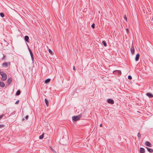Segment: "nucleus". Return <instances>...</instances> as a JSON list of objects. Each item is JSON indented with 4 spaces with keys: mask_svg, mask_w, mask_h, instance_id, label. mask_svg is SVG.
I'll list each match as a JSON object with an SVG mask.
<instances>
[{
    "mask_svg": "<svg viewBox=\"0 0 153 153\" xmlns=\"http://www.w3.org/2000/svg\"><path fill=\"white\" fill-rule=\"evenodd\" d=\"M0 74L2 76L1 80L2 81H5L7 79V75L3 71L0 72Z\"/></svg>",
    "mask_w": 153,
    "mask_h": 153,
    "instance_id": "1",
    "label": "nucleus"
},
{
    "mask_svg": "<svg viewBox=\"0 0 153 153\" xmlns=\"http://www.w3.org/2000/svg\"><path fill=\"white\" fill-rule=\"evenodd\" d=\"M81 117V115H79L76 116H74L72 117V120L74 121H76L79 120Z\"/></svg>",
    "mask_w": 153,
    "mask_h": 153,
    "instance_id": "2",
    "label": "nucleus"
},
{
    "mask_svg": "<svg viewBox=\"0 0 153 153\" xmlns=\"http://www.w3.org/2000/svg\"><path fill=\"white\" fill-rule=\"evenodd\" d=\"M10 62H5L2 64V65L3 67L6 68L8 66H9L10 65Z\"/></svg>",
    "mask_w": 153,
    "mask_h": 153,
    "instance_id": "3",
    "label": "nucleus"
},
{
    "mask_svg": "<svg viewBox=\"0 0 153 153\" xmlns=\"http://www.w3.org/2000/svg\"><path fill=\"white\" fill-rule=\"evenodd\" d=\"M107 102L109 104H113L114 103V100L111 99H108L107 100Z\"/></svg>",
    "mask_w": 153,
    "mask_h": 153,
    "instance_id": "4",
    "label": "nucleus"
},
{
    "mask_svg": "<svg viewBox=\"0 0 153 153\" xmlns=\"http://www.w3.org/2000/svg\"><path fill=\"white\" fill-rule=\"evenodd\" d=\"M145 145L146 146L149 147H151L152 146V144L150 143L149 142L147 141L145 142Z\"/></svg>",
    "mask_w": 153,
    "mask_h": 153,
    "instance_id": "5",
    "label": "nucleus"
},
{
    "mask_svg": "<svg viewBox=\"0 0 153 153\" xmlns=\"http://www.w3.org/2000/svg\"><path fill=\"white\" fill-rule=\"evenodd\" d=\"M114 74H117L118 75H121V71L120 70H116L113 71Z\"/></svg>",
    "mask_w": 153,
    "mask_h": 153,
    "instance_id": "6",
    "label": "nucleus"
},
{
    "mask_svg": "<svg viewBox=\"0 0 153 153\" xmlns=\"http://www.w3.org/2000/svg\"><path fill=\"white\" fill-rule=\"evenodd\" d=\"M130 50L131 53L132 54H134V46H131Z\"/></svg>",
    "mask_w": 153,
    "mask_h": 153,
    "instance_id": "7",
    "label": "nucleus"
},
{
    "mask_svg": "<svg viewBox=\"0 0 153 153\" xmlns=\"http://www.w3.org/2000/svg\"><path fill=\"white\" fill-rule=\"evenodd\" d=\"M140 153H145V151L144 148L141 147L140 148Z\"/></svg>",
    "mask_w": 153,
    "mask_h": 153,
    "instance_id": "8",
    "label": "nucleus"
},
{
    "mask_svg": "<svg viewBox=\"0 0 153 153\" xmlns=\"http://www.w3.org/2000/svg\"><path fill=\"white\" fill-rule=\"evenodd\" d=\"M146 148L147 149L148 151L150 152V153H152L153 152V149L150 148H148V147H146Z\"/></svg>",
    "mask_w": 153,
    "mask_h": 153,
    "instance_id": "9",
    "label": "nucleus"
},
{
    "mask_svg": "<svg viewBox=\"0 0 153 153\" xmlns=\"http://www.w3.org/2000/svg\"><path fill=\"white\" fill-rule=\"evenodd\" d=\"M146 95L149 98L153 97V95L150 93H148L146 94Z\"/></svg>",
    "mask_w": 153,
    "mask_h": 153,
    "instance_id": "10",
    "label": "nucleus"
},
{
    "mask_svg": "<svg viewBox=\"0 0 153 153\" xmlns=\"http://www.w3.org/2000/svg\"><path fill=\"white\" fill-rule=\"evenodd\" d=\"M24 39L27 42H29V37L28 36H25Z\"/></svg>",
    "mask_w": 153,
    "mask_h": 153,
    "instance_id": "11",
    "label": "nucleus"
},
{
    "mask_svg": "<svg viewBox=\"0 0 153 153\" xmlns=\"http://www.w3.org/2000/svg\"><path fill=\"white\" fill-rule=\"evenodd\" d=\"M139 54L138 53L137 54L135 57V60L137 61H138L139 59Z\"/></svg>",
    "mask_w": 153,
    "mask_h": 153,
    "instance_id": "12",
    "label": "nucleus"
},
{
    "mask_svg": "<svg viewBox=\"0 0 153 153\" xmlns=\"http://www.w3.org/2000/svg\"><path fill=\"white\" fill-rule=\"evenodd\" d=\"M12 81V78L11 77H10V78H8L7 80V83L9 84Z\"/></svg>",
    "mask_w": 153,
    "mask_h": 153,
    "instance_id": "13",
    "label": "nucleus"
},
{
    "mask_svg": "<svg viewBox=\"0 0 153 153\" xmlns=\"http://www.w3.org/2000/svg\"><path fill=\"white\" fill-rule=\"evenodd\" d=\"M5 85L4 83L3 82H0V86L3 88L4 87Z\"/></svg>",
    "mask_w": 153,
    "mask_h": 153,
    "instance_id": "14",
    "label": "nucleus"
},
{
    "mask_svg": "<svg viewBox=\"0 0 153 153\" xmlns=\"http://www.w3.org/2000/svg\"><path fill=\"white\" fill-rule=\"evenodd\" d=\"M149 21L151 25H153V18H151Z\"/></svg>",
    "mask_w": 153,
    "mask_h": 153,
    "instance_id": "15",
    "label": "nucleus"
},
{
    "mask_svg": "<svg viewBox=\"0 0 153 153\" xmlns=\"http://www.w3.org/2000/svg\"><path fill=\"white\" fill-rule=\"evenodd\" d=\"M51 81V79H48L45 81V83L46 84L48 83Z\"/></svg>",
    "mask_w": 153,
    "mask_h": 153,
    "instance_id": "16",
    "label": "nucleus"
},
{
    "mask_svg": "<svg viewBox=\"0 0 153 153\" xmlns=\"http://www.w3.org/2000/svg\"><path fill=\"white\" fill-rule=\"evenodd\" d=\"M102 44L105 46L106 47L107 46V44L106 42L105 41H103L102 42Z\"/></svg>",
    "mask_w": 153,
    "mask_h": 153,
    "instance_id": "17",
    "label": "nucleus"
},
{
    "mask_svg": "<svg viewBox=\"0 0 153 153\" xmlns=\"http://www.w3.org/2000/svg\"><path fill=\"white\" fill-rule=\"evenodd\" d=\"M20 92H21V91L20 90H18L16 93V96H18V95H19L20 94Z\"/></svg>",
    "mask_w": 153,
    "mask_h": 153,
    "instance_id": "18",
    "label": "nucleus"
},
{
    "mask_svg": "<svg viewBox=\"0 0 153 153\" xmlns=\"http://www.w3.org/2000/svg\"><path fill=\"white\" fill-rule=\"evenodd\" d=\"M45 100L46 104V105L47 106H48V101L47 99H45Z\"/></svg>",
    "mask_w": 153,
    "mask_h": 153,
    "instance_id": "19",
    "label": "nucleus"
},
{
    "mask_svg": "<svg viewBox=\"0 0 153 153\" xmlns=\"http://www.w3.org/2000/svg\"><path fill=\"white\" fill-rule=\"evenodd\" d=\"M44 134L43 133L41 135H40L39 137V139H43L44 137Z\"/></svg>",
    "mask_w": 153,
    "mask_h": 153,
    "instance_id": "20",
    "label": "nucleus"
},
{
    "mask_svg": "<svg viewBox=\"0 0 153 153\" xmlns=\"http://www.w3.org/2000/svg\"><path fill=\"white\" fill-rule=\"evenodd\" d=\"M0 15L2 17H3L4 16V15L3 13H0Z\"/></svg>",
    "mask_w": 153,
    "mask_h": 153,
    "instance_id": "21",
    "label": "nucleus"
},
{
    "mask_svg": "<svg viewBox=\"0 0 153 153\" xmlns=\"http://www.w3.org/2000/svg\"><path fill=\"white\" fill-rule=\"evenodd\" d=\"M137 137H138L139 138H140L141 137V134H140V133H138V134H137Z\"/></svg>",
    "mask_w": 153,
    "mask_h": 153,
    "instance_id": "22",
    "label": "nucleus"
},
{
    "mask_svg": "<svg viewBox=\"0 0 153 153\" xmlns=\"http://www.w3.org/2000/svg\"><path fill=\"white\" fill-rule=\"evenodd\" d=\"M48 51L52 55L53 54V53L51 50L49 49Z\"/></svg>",
    "mask_w": 153,
    "mask_h": 153,
    "instance_id": "23",
    "label": "nucleus"
},
{
    "mask_svg": "<svg viewBox=\"0 0 153 153\" xmlns=\"http://www.w3.org/2000/svg\"><path fill=\"white\" fill-rule=\"evenodd\" d=\"M95 25L94 23H93V24L92 25H91V27L93 28H95Z\"/></svg>",
    "mask_w": 153,
    "mask_h": 153,
    "instance_id": "24",
    "label": "nucleus"
},
{
    "mask_svg": "<svg viewBox=\"0 0 153 153\" xmlns=\"http://www.w3.org/2000/svg\"><path fill=\"white\" fill-rule=\"evenodd\" d=\"M128 78L129 79H131L132 78V77L130 75H129L128 76Z\"/></svg>",
    "mask_w": 153,
    "mask_h": 153,
    "instance_id": "25",
    "label": "nucleus"
},
{
    "mask_svg": "<svg viewBox=\"0 0 153 153\" xmlns=\"http://www.w3.org/2000/svg\"><path fill=\"white\" fill-rule=\"evenodd\" d=\"M124 18L126 20V21H127V17L126 16V15L124 16Z\"/></svg>",
    "mask_w": 153,
    "mask_h": 153,
    "instance_id": "26",
    "label": "nucleus"
},
{
    "mask_svg": "<svg viewBox=\"0 0 153 153\" xmlns=\"http://www.w3.org/2000/svg\"><path fill=\"white\" fill-rule=\"evenodd\" d=\"M4 116V115L2 114L0 116V120Z\"/></svg>",
    "mask_w": 153,
    "mask_h": 153,
    "instance_id": "27",
    "label": "nucleus"
},
{
    "mask_svg": "<svg viewBox=\"0 0 153 153\" xmlns=\"http://www.w3.org/2000/svg\"><path fill=\"white\" fill-rule=\"evenodd\" d=\"M126 31L127 32V33H128L129 32V29L127 28H126Z\"/></svg>",
    "mask_w": 153,
    "mask_h": 153,
    "instance_id": "28",
    "label": "nucleus"
},
{
    "mask_svg": "<svg viewBox=\"0 0 153 153\" xmlns=\"http://www.w3.org/2000/svg\"><path fill=\"white\" fill-rule=\"evenodd\" d=\"M19 100H18L15 103V104H19Z\"/></svg>",
    "mask_w": 153,
    "mask_h": 153,
    "instance_id": "29",
    "label": "nucleus"
},
{
    "mask_svg": "<svg viewBox=\"0 0 153 153\" xmlns=\"http://www.w3.org/2000/svg\"><path fill=\"white\" fill-rule=\"evenodd\" d=\"M31 57L32 60L33 61V59H34L33 56H31Z\"/></svg>",
    "mask_w": 153,
    "mask_h": 153,
    "instance_id": "30",
    "label": "nucleus"
},
{
    "mask_svg": "<svg viewBox=\"0 0 153 153\" xmlns=\"http://www.w3.org/2000/svg\"><path fill=\"white\" fill-rule=\"evenodd\" d=\"M29 52H30V53H32V51L30 49V48H29Z\"/></svg>",
    "mask_w": 153,
    "mask_h": 153,
    "instance_id": "31",
    "label": "nucleus"
},
{
    "mask_svg": "<svg viewBox=\"0 0 153 153\" xmlns=\"http://www.w3.org/2000/svg\"><path fill=\"white\" fill-rule=\"evenodd\" d=\"M29 117V116H26L25 117V118H26V120H27L28 118Z\"/></svg>",
    "mask_w": 153,
    "mask_h": 153,
    "instance_id": "32",
    "label": "nucleus"
},
{
    "mask_svg": "<svg viewBox=\"0 0 153 153\" xmlns=\"http://www.w3.org/2000/svg\"><path fill=\"white\" fill-rule=\"evenodd\" d=\"M4 125H0V128L4 127Z\"/></svg>",
    "mask_w": 153,
    "mask_h": 153,
    "instance_id": "33",
    "label": "nucleus"
},
{
    "mask_svg": "<svg viewBox=\"0 0 153 153\" xmlns=\"http://www.w3.org/2000/svg\"><path fill=\"white\" fill-rule=\"evenodd\" d=\"M30 55L31 56H33V53L32 52L31 53H30Z\"/></svg>",
    "mask_w": 153,
    "mask_h": 153,
    "instance_id": "34",
    "label": "nucleus"
},
{
    "mask_svg": "<svg viewBox=\"0 0 153 153\" xmlns=\"http://www.w3.org/2000/svg\"><path fill=\"white\" fill-rule=\"evenodd\" d=\"M51 149L53 152H56L54 150H53L52 148H51Z\"/></svg>",
    "mask_w": 153,
    "mask_h": 153,
    "instance_id": "35",
    "label": "nucleus"
},
{
    "mask_svg": "<svg viewBox=\"0 0 153 153\" xmlns=\"http://www.w3.org/2000/svg\"><path fill=\"white\" fill-rule=\"evenodd\" d=\"M73 70H75V67L74 66H73Z\"/></svg>",
    "mask_w": 153,
    "mask_h": 153,
    "instance_id": "36",
    "label": "nucleus"
},
{
    "mask_svg": "<svg viewBox=\"0 0 153 153\" xmlns=\"http://www.w3.org/2000/svg\"><path fill=\"white\" fill-rule=\"evenodd\" d=\"M100 127H102V124H100Z\"/></svg>",
    "mask_w": 153,
    "mask_h": 153,
    "instance_id": "37",
    "label": "nucleus"
}]
</instances>
